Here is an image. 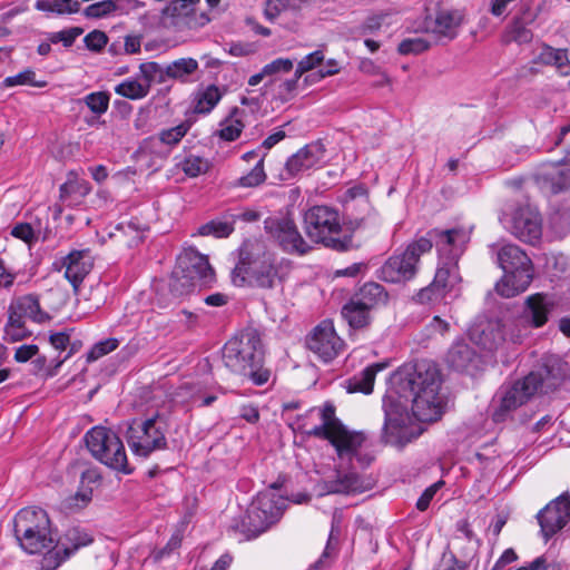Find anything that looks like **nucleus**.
<instances>
[{
    "label": "nucleus",
    "instance_id": "obj_53",
    "mask_svg": "<svg viewBox=\"0 0 570 570\" xmlns=\"http://www.w3.org/2000/svg\"><path fill=\"white\" fill-rule=\"evenodd\" d=\"M115 13V7L111 0H102L88 6L83 14L90 19H99Z\"/></svg>",
    "mask_w": 570,
    "mask_h": 570
},
{
    "label": "nucleus",
    "instance_id": "obj_62",
    "mask_svg": "<svg viewBox=\"0 0 570 570\" xmlns=\"http://www.w3.org/2000/svg\"><path fill=\"white\" fill-rule=\"evenodd\" d=\"M441 485H442V482L439 481V482L433 483L432 485H430L429 488H426L423 491V493L416 501V509L419 511H425L429 508L433 497L439 491Z\"/></svg>",
    "mask_w": 570,
    "mask_h": 570
},
{
    "label": "nucleus",
    "instance_id": "obj_21",
    "mask_svg": "<svg viewBox=\"0 0 570 570\" xmlns=\"http://www.w3.org/2000/svg\"><path fill=\"white\" fill-rule=\"evenodd\" d=\"M200 0H171L163 10L164 17H171L175 19V24L180 21L190 30H197L210 22V17L206 12L196 13L195 6Z\"/></svg>",
    "mask_w": 570,
    "mask_h": 570
},
{
    "label": "nucleus",
    "instance_id": "obj_45",
    "mask_svg": "<svg viewBox=\"0 0 570 570\" xmlns=\"http://www.w3.org/2000/svg\"><path fill=\"white\" fill-rule=\"evenodd\" d=\"M264 170V158H261L252 170L237 179L236 186L252 188L259 186L266 180Z\"/></svg>",
    "mask_w": 570,
    "mask_h": 570
},
{
    "label": "nucleus",
    "instance_id": "obj_28",
    "mask_svg": "<svg viewBox=\"0 0 570 570\" xmlns=\"http://www.w3.org/2000/svg\"><path fill=\"white\" fill-rule=\"evenodd\" d=\"M352 297L373 312L374 309L386 305L390 296L383 285L376 282H366L352 295Z\"/></svg>",
    "mask_w": 570,
    "mask_h": 570
},
{
    "label": "nucleus",
    "instance_id": "obj_14",
    "mask_svg": "<svg viewBox=\"0 0 570 570\" xmlns=\"http://www.w3.org/2000/svg\"><path fill=\"white\" fill-rule=\"evenodd\" d=\"M419 239H428L431 248L434 245L441 259L459 262L471 239V229L464 227L450 229L434 228L429 230L426 236H422Z\"/></svg>",
    "mask_w": 570,
    "mask_h": 570
},
{
    "label": "nucleus",
    "instance_id": "obj_33",
    "mask_svg": "<svg viewBox=\"0 0 570 570\" xmlns=\"http://www.w3.org/2000/svg\"><path fill=\"white\" fill-rule=\"evenodd\" d=\"M92 541L94 538L87 530L80 527H71L65 532L59 543L62 552H65V558H70L71 554L80 548L91 544Z\"/></svg>",
    "mask_w": 570,
    "mask_h": 570
},
{
    "label": "nucleus",
    "instance_id": "obj_56",
    "mask_svg": "<svg viewBox=\"0 0 570 570\" xmlns=\"http://www.w3.org/2000/svg\"><path fill=\"white\" fill-rule=\"evenodd\" d=\"M294 67V61L289 58H277L263 67V73L266 77L279 73L289 72Z\"/></svg>",
    "mask_w": 570,
    "mask_h": 570
},
{
    "label": "nucleus",
    "instance_id": "obj_38",
    "mask_svg": "<svg viewBox=\"0 0 570 570\" xmlns=\"http://www.w3.org/2000/svg\"><path fill=\"white\" fill-rule=\"evenodd\" d=\"M233 220L228 217V212L223 215L222 219H212L198 228L202 236H215L217 238L228 237L234 232Z\"/></svg>",
    "mask_w": 570,
    "mask_h": 570
},
{
    "label": "nucleus",
    "instance_id": "obj_41",
    "mask_svg": "<svg viewBox=\"0 0 570 570\" xmlns=\"http://www.w3.org/2000/svg\"><path fill=\"white\" fill-rule=\"evenodd\" d=\"M115 92L121 97L140 100L149 94L148 85L137 79H126L115 87Z\"/></svg>",
    "mask_w": 570,
    "mask_h": 570
},
{
    "label": "nucleus",
    "instance_id": "obj_59",
    "mask_svg": "<svg viewBox=\"0 0 570 570\" xmlns=\"http://www.w3.org/2000/svg\"><path fill=\"white\" fill-rule=\"evenodd\" d=\"M228 217L233 220V224L237 220L245 223H254L261 218V213L250 208H239L235 210H228Z\"/></svg>",
    "mask_w": 570,
    "mask_h": 570
},
{
    "label": "nucleus",
    "instance_id": "obj_20",
    "mask_svg": "<svg viewBox=\"0 0 570 570\" xmlns=\"http://www.w3.org/2000/svg\"><path fill=\"white\" fill-rule=\"evenodd\" d=\"M462 14L458 10L441 9L435 16L425 18V30L432 33L438 42L448 43L459 35Z\"/></svg>",
    "mask_w": 570,
    "mask_h": 570
},
{
    "label": "nucleus",
    "instance_id": "obj_40",
    "mask_svg": "<svg viewBox=\"0 0 570 570\" xmlns=\"http://www.w3.org/2000/svg\"><path fill=\"white\" fill-rule=\"evenodd\" d=\"M197 284L193 276L187 275L176 266L169 281V289L174 296L180 297L189 294Z\"/></svg>",
    "mask_w": 570,
    "mask_h": 570
},
{
    "label": "nucleus",
    "instance_id": "obj_31",
    "mask_svg": "<svg viewBox=\"0 0 570 570\" xmlns=\"http://www.w3.org/2000/svg\"><path fill=\"white\" fill-rule=\"evenodd\" d=\"M386 365V363H373L366 366L362 372L346 381L347 392L371 394L377 372L384 370Z\"/></svg>",
    "mask_w": 570,
    "mask_h": 570
},
{
    "label": "nucleus",
    "instance_id": "obj_1",
    "mask_svg": "<svg viewBox=\"0 0 570 570\" xmlns=\"http://www.w3.org/2000/svg\"><path fill=\"white\" fill-rule=\"evenodd\" d=\"M394 380V392L399 400L393 394L383 397L382 440L386 444L403 448L412 441V434L407 425V406L401 400L411 403V411L419 421H436L443 405L440 396L441 376L432 362L422 360L403 367Z\"/></svg>",
    "mask_w": 570,
    "mask_h": 570
},
{
    "label": "nucleus",
    "instance_id": "obj_50",
    "mask_svg": "<svg viewBox=\"0 0 570 570\" xmlns=\"http://www.w3.org/2000/svg\"><path fill=\"white\" fill-rule=\"evenodd\" d=\"M180 167L188 177H197L207 171L208 164L204 158L190 155L181 161Z\"/></svg>",
    "mask_w": 570,
    "mask_h": 570
},
{
    "label": "nucleus",
    "instance_id": "obj_48",
    "mask_svg": "<svg viewBox=\"0 0 570 570\" xmlns=\"http://www.w3.org/2000/svg\"><path fill=\"white\" fill-rule=\"evenodd\" d=\"M360 489V479L356 473L350 472L338 479L330 487V492L348 493Z\"/></svg>",
    "mask_w": 570,
    "mask_h": 570
},
{
    "label": "nucleus",
    "instance_id": "obj_47",
    "mask_svg": "<svg viewBox=\"0 0 570 570\" xmlns=\"http://www.w3.org/2000/svg\"><path fill=\"white\" fill-rule=\"evenodd\" d=\"M431 43L421 37L403 39L397 47L400 55H420L426 51Z\"/></svg>",
    "mask_w": 570,
    "mask_h": 570
},
{
    "label": "nucleus",
    "instance_id": "obj_13",
    "mask_svg": "<svg viewBox=\"0 0 570 570\" xmlns=\"http://www.w3.org/2000/svg\"><path fill=\"white\" fill-rule=\"evenodd\" d=\"M264 229L288 254L305 255L311 249L294 220L288 216L275 215L267 217L264 220Z\"/></svg>",
    "mask_w": 570,
    "mask_h": 570
},
{
    "label": "nucleus",
    "instance_id": "obj_12",
    "mask_svg": "<svg viewBox=\"0 0 570 570\" xmlns=\"http://www.w3.org/2000/svg\"><path fill=\"white\" fill-rule=\"evenodd\" d=\"M431 250L428 239H415L405 249L396 250L377 271V277L386 283H405L417 273L422 254Z\"/></svg>",
    "mask_w": 570,
    "mask_h": 570
},
{
    "label": "nucleus",
    "instance_id": "obj_5",
    "mask_svg": "<svg viewBox=\"0 0 570 570\" xmlns=\"http://www.w3.org/2000/svg\"><path fill=\"white\" fill-rule=\"evenodd\" d=\"M490 254L504 272L495 284V291L511 298L527 291L533 279V265L524 250L514 244H491Z\"/></svg>",
    "mask_w": 570,
    "mask_h": 570
},
{
    "label": "nucleus",
    "instance_id": "obj_7",
    "mask_svg": "<svg viewBox=\"0 0 570 570\" xmlns=\"http://www.w3.org/2000/svg\"><path fill=\"white\" fill-rule=\"evenodd\" d=\"M13 532L20 547L29 554L41 553L53 544L50 520L41 508H23L13 519Z\"/></svg>",
    "mask_w": 570,
    "mask_h": 570
},
{
    "label": "nucleus",
    "instance_id": "obj_11",
    "mask_svg": "<svg viewBox=\"0 0 570 570\" xmlns=\"http://www.w3.org/2000/svg\"><path fill=\"white\" fill-rule=\"evenodd\" d=\"M85 441L95 459L114 470L124 473L131 472L128 466L125 446L112 430L95 426L86 433Z\"/></svg>",
    "mask_w": 570,
    "mask_h": 570
},
{
    "label": "nucleus",
    "instance_id": "obj_39",
    "mask_svg": "<svg viewBox=\"0 0 570 570\" xmlns=\"http://www.w3.org/2000/svg\"><path fill=\"white\" fill-rule=\"evenodd\" d=\"M35 8L43 12L66 14L78 12L80 3L78 0H37Z\"/></svg>",
    "mask_w": 570,
    "mask_h": 570
},
{
    "label": "nucleus",
    "instance_id": "obj_60",
    "mask_svg": "<svg viewBox=\"0 0 570 570\" xmlns=\"http://www.w3.org/2000/svg\"><path fill=\"white\" fill-rule=\"evenodd\" d=\"M68 558H65V552H62V549L57 551L49 550L41 560V569L56 570Z\"/></svg>",
    "mask_w": 570,
    "mask_h": 570
},
{
    "label": "nucleus",
    "instance_id": "obj_42",
    "mask_svg": "<svg viewBox=\"0 0 570 570\" xmlns=\"http://www.w3.org/2000/svg\"><path fill=\"white\" fill-rule=\"evenodd\" d=\"M16 86H32L36 88H43L47 86V81L37 80L36 72L28 68L14 76L6 77L1 82L2 88H10Z\"/></svg>",
    "mask_w": 570,
    "mask_h": 570
},
{
    "label": "nucleus",
    "instance_id": "obj_26",
    "mask_svg": "<svg viewBox=\"0 0 570 570\" xmlns=\"http://www.w3.org/2000/svg\"><path fill=\"white\" fill-rule=\"evenodd\" d=\"M471 340L483 350L492 352L504 341L503 331L499 323L485 322L474 326L470 331Z\"/></svg>",
    "mask_w": 570,
    "mask_h": 570
},
{
    "label": "nucleus",
    "instance_id": "obj_25",
    "mask_svg": "<svg viewBox=\"0 0 570 570\" xmlns=\"http://www.w3.org/2000/svg\"><path fill=\"white\" fill-rule=\"evenodd\" d=\"M556 304L547 294L535 293L527 297L523 318L533 327H542L548 321Z\"/></svg>",
    "mask_w": 570,
    "mask_h": 570
},
{
    "label": "nucleus",
    "instance_id": "obj_9",
    "mask_svg": "<svg viewBox=\"0 0 570 570\" xmlns=\"http://www.w3.org/2000/svg\"><path fill=\"white\" fill-rule=\"evenodd\" d=\"M283 507L284 502L276 494L258 493L247 508L245 515L233 525V529L243 533L246 539L257 538L279 520Z\"/></svg>",
    "mask_w": 570,
    "mask_h": 570
},
{
    "label": "nucleus",
    "instance_id": "obj_58",
    "mask_svg": "<svg viewBox=\"0 0 570 570\" xmlns=\"http://www.w3.org/2000/svg\"><path fill=\"white\" fill-rule=\"evenodd\" d=\"M83 42L89 50L100 51L107 45L108 37L102 31L94 30L85 37Z\"/></svg>",
    "mask_w": 570,
    "mask_h": 570
},
{
    "label": "nucleus",
    "instance_id": "obj_55",
    "mask_svg": "<svg viewBox=\"0 0 570 570\" xmlns=\"http://www.w3.org/2000/svg\"><path fill=\"white\" fill-rule=\"evenodd\" d=\"M118 346L119 341L117 338H107L105 341H100L95 344L88 353V361H96L104 355L115 351Z\"/></svg>",
    "mask_w": 570,
    "mask_h": 570
},
{
    "label": "nucleus",
    "instance_id": "obj_37",
    "mask_svg": "<svg viewBox=\"0 0 570 570\" xmlns=\"http://www.w3.org/2000/svg\"><path fill=\"white\" fill-rule=\"evenodd\" d=\"M91 191V185L86 179L78 178L75 174H69L68 179L60 188V199L67 202L71 198L81 199Z\"/></svg>",
    "mask_w": 570,
    "mask_h": 570
},
{
    "label": "nucleus",
    "instance_id": "obj_17",
    "mask_svg": "<svg viewBox=\"0 0 570 570\" xmlns=\"http://www.w3.org/2000/svg\"><path fill=\"white\" fill-rule=\"evenodd\" d=\"M460 281L458 262L441 259L433 282L417 293V301L424 304L441 299Z\"/></svg>",
    "mask_w": 570,
    "mask_h": 570
},
{
    "label": "nucleus",
    "instance_id": "obj_24",
    "mask_svg": "<svg viewBox=\"0 0 570 570\" xmlns=\"http://www.w3.org/2000/svg\"><path fill=\"white\" fill-rule=\"evenodd\" d=\"M445 362L458 372L473 373L480 367L481 357L470 343L458 340L449 348Z\"/></svg>",
    "mask_w": 570,
    "mask_h": 570
},
{
    "label": "nucleus",
    "instance_id": "obj_19",
    "mask_svg": "<svg viewBox=\"0 0 570 570\" xmlns=\"http://www.w3.org/2000/svg\"><path fill=\"white\" fill-rule=\"evenodd\" d=\"M509 229L521 242L534 245L542 236V220L535 210L520 207L514 210Z\"/></svg>",
    "mask_w": 570,
    "mask_h": 570
},
{
    "label": "nucleus",
    "instance_id": "obj_61",
    "mask_svg": "<svg viewBox=\"0 0 570 570\" xmlns=\"http://www.w3.org/2000/svg\"><path fill=\"white\" fill-rule=\"evenodd\" d=\"M157 68H158V62H156V61L144 62L139 66V75L141 78V82L148 85L149 91H150L151 85L155 82Z\"/></svg>",
    "mask_w": 570,
    "mask_h": 570
},
{
    "label": "nucleus",
    "instance_id": "obj_32",
    "mask_svg": "<svg viewBox=\"0 0 570 570\" xmlns=\"http://www.w3.org/2000/svg\"><path fill=\"white\" fill-rule=\"evenodd\" d=\"M341 314L350 327L354 330L365 328L372 323V311L363 306L352 296L343 305Z\"/></svg>",
    "mask_w": 570,
    "mask_h": 570
},
{
    "label": "nucleus",
    "instance_id": "obj_44",
    "mask_svg": "<svg viewBox=\"0 0 570 570\" xmlns=\"http://www.w3.org/2000/svg\"><path fill=\"white\" fill-rule=\"evenodd\" d=\"M338 537H340V525H338V522L335 520V518H333L332 528H331V532L328 535L326 547H325L322 556L320 557V559L313 564L314 569L318 570V569H322L325 566H327L328 559H331L332 556L334 554V552L336 551V544L338 541Z\"/></svg>",
    "mask_w": 570,
    "mask_h": 570
},
{
    "label": "nucleus",
    "instance_id": "obj_63",
    "mask_svg": "<svg viewBox=\"0 0 570 570\" xmlns=\"http://www.w3.org/2000/svg\"><path fill=\"white\" fill-rule=\"evenodd\" d=\"M225 51L234 57H246L255 52V47L249 42H230L225 48Z\"/></svg>",
    "mask_w": 570,
    "mask_h": 570
},
{
    "label": "nucleus",
    "instance_id": "obj_54",
    "mask_svg": "<svg viewBox=\"0 0 570 570\" xmlns=\"http://www.w3.org/2000/svg\"><path fill=\"white\" fill-rule=\"evenodd\" d=\"M244 128V124L238 119L225 120L222 124V129L218 131V136L225 141L236 140Z\"/></svg>",
    "mask_w": 570,
    "mask_h": 570
},
{
    "label": "nucleus",
    "instance_id": "obj_34",
    "mask_svg": "<svg viewBox=\"0 0 570 570\" xmlns=\"http://www.w3.org/2000/svg\"><path fill=\"white\" fill-rule=\"evenodd\" d=\"M169 70L167 75L171 80L180 83L194 82L197 77L196 72L199 70L198 61L194 58H179L168 63Z\"/></svg>",
    "mask_w": 570,
    "mask_h": 570
},
{
    "label": "nucleus",
    "instance_id": "obj_18",
    "mask_svg": "<svg viewBox=\"0 0 570 570\" xmlns=\"http://www.w3.org/2000/svg\"><path fill=\"white\" fill-rule=\"evenodd\" d=\"M177 267L202 286H210L215 282V271L208 257L196 248H185L177 258Z\"/></svg>",
    "mask_w": 570,
    "mask_h": 570
},
{
    "label": "nucleus",
    "instance_id": "obj_27",
    "mask_svg": "<svg viewBox=\"0 0 570 570\" xmlns=\"http://www.w3.org/2000/svg\"><path fill=\"white\" fill-rule=\"evenodd\" d=\"M539 11L540 9L532 12L530 8H525L520 16L514 17L507 29L509 39L519 45L531 42L533 33L528 26L534 22L538 18Z\"/></svg>",
    "mask_w": 570,
    "mask_h": 570
},
{
    "label": "nucleus",
    "instance_id": "obj_35",
    "mask_svg": "<svg viewBox=\"0 0 570 570\" xmlns=\"http://www.w3.org/2000/svg\"><path fill=\"white\" fill-rule=\"evenodd\" d=\"M24 314L18 308L16 301H12L8 307V322L4 327L7 336L12 342H18L30 335L24 324Z\"/></svg>",
    "mask_w": 570,
    "mask_h": 570
},
{
    "label": "nucleus",
    "instance_id": "obj_52",
    "mask_svg": "<svg viewBox=\"0 0 570 570\" xmlns=\"http://www.w3.org/2000/svg\"><path fill=\"white\" fill-rule=\"evenodd\" d=\"M83 32L80 27H72L58 32L49 33L48 40L51 43L62 42L63 47L68 48L73 45L76 39Z\"/></svg>",
    "mask_w": 570,
    "mask_h": 570
},
{
    "label": "nucleus",
    "instance_id": "obj_43",
    "mask_svg": "<svg viewBox=\"0 0 570 570\" xmlns=\"http://www.w3.org/2000/svg\"><path fill=\"white\" fill-rule=\"evenodd\" d=\"M220 98L222 95L219 89L214 85L208 86L203 92L199 94L195 105V111L197 114L210 112L218 104Z\"/></svg>",
    "mask_w": 570,
    "mask_h": 570
},
{
    "label": "nucleus",
    "instance_id": "obj_36",
    "mask_svg": "<svg viewBox=\"0 0 570 570\" xmlns=\"http://www.w3.org/2000/svg\"><path fill=\"white\" fill-rule=\"evenodd\" d=\"M18 308L24 314L26 318L37 324H43L50 321V315L41 308L40 301L36 294H27L14 299Z\"/></svg>",
    "mask_w": 570,
    "mask_h": 570
},
{
    "label": "nucleus",
    "instance_id": "obj_64",
    "mask_svg": "<svg viewBox=\"0 0 570 570\" xmlns=\"http://www.w3.org/2000/svg\"><path fill=\"white\" fill-rule=\"evenodd\" d=\"M515 570H559V568L553 563H549L547 558L541 556L535 558L528 566L520 567Z\"/></svg>",
    "mask_w": 570,
    "mask_h": 570
},
{
    "label": "nucleus",
    "instance_id": "obj_46",
    "mask_svg": "<svg viewBox=\"0 0 570 570\" xmlns=\"http://www.w3.org/2000/svg\"><path fill=\"white\" fill-rule=\"evenodd\" d=\"M110 96L106 91H96L83 98L86 106L96 115L100 116L108 110Z\"/></svg>",
    "mask_w": 570,
    "mask_h": 570
},
{
    "label": "nucleus",
    "instance_id": "obj_22",
    "mask_svg": "<svg viewBox=\"0 0 570 570\" xmlns=\"http://www.w3.org/2000/svg\"><path fill=\"white\" fill-rule=\"evenodd\" d=\"M325 151V146L321 140L307 144L287 159L285 164L286 173L288 176L294 177L320 166L324 163Z\"/></svg>",
    "mask_w": 570,
    "mask_h": 570
},
{
    "label": "nucleus",
    "instance_id": "obj_15",
    "mask_svg": "<svg viewBox=\"0 0 570 570\" xmlns=\"http://www.w3.org/2000/svg\"><path fill=\"white\" fill-rule=\"evenodd\" d=\"M305 345L320 361L328 363L342 352L343 340L331 321H323L306 336Z\"/></svg>",
    "mask_w": 570,
    "mask_h": 570
},
{
    "label": "nucleus",
    "instance_id": "obj_8",
    "mask_svg": "<svg viewBox=\"0 0 570 570\" xmlns=\"http://www.w3.org/2000/svg\"><path fill=\"white\" fill-rule=\"evenodd\" d=\"M543 385L541 372H530L512 384L502 385L491 403V419L494 423L509 420L512 413L529 402Z\"/></svg>",
    "mask_w": 570,
    "mask_h": 570
},
{
    "label": "nucleus",
    "instance_id": "obj_4",
    "mask_svg": "<svg viewBox=\"0 0 570 570\" xmlns=\"http://www.w3.org/2000/svg\"><path fill=\"white\" fill-rule=\"evenodd\" d=\"M314 413L320 416L321 423L309 429L303 424L306 435L330 441L341 460L352 463L353 459H356L361 468H366L371 463L372 456L362 455L358 452L365 436L361 432L348 431L336 417L335 406L332 403H325L322 407H312L309 414Z\"/></svg>",
    "mask_w": 570,
    "mask_h": 570
},
{
    "label": "nucleus",
    "instance_id": "obj_51",
    "mask_svg": "<svg viewBox=\"0 0 570 570\" xmlns=\"http://www.w3.org/2000/svg\"><path fill=\"white\" fill-rule=\"evenodd\" d=\"M189 126L185 122L169 129H164L158 134L159 140L168 146L177 145L188 132Z\"/></svg>",
    "mask_w": 570,
    "mask_h": 570
},
{
    "label": "nucleus",
    "instance_id": "obj_10",
    "mask_svg": "<svg viewBox=\"0 0 570 570\" xmlns=\"http://www.w3.org/2000/svg\"><path fill=\"white\" fill-rule=\"evenodd\" d=\"M166 425V421L159 413L146 420H132L126 432L132 453L146 459L154 451L165 450L167 448Z\"/></svg>",
    "mask_w": 570,
    "mask_h": 570
},
{
    "label": "nucleus",
    "instance_id": "obj_2",
    "mask_svg": "<svg viewBox=\"0 0 570 570\" xmlns=\"http://www.w3.org/2000/svg\"><path fill=\"white\" fill-rule=\"evenodd\" d=\"M234 255L236 262L230 279L235 286L282 292L293 271L292 261L278 256L257 240H244Z\"/></svg>",
    "mask_w": 570,
    "mask_h": 570
},
{
    "label": "nucleus",
    "instance_id": "obj_3",
    "mask_svg": "<svg viewBox=\"0 0 570 570\" xmlns=\"http://www.w3.org/2000/svg\"><path fill=\"white\" fill-rule=\"evenodd\" d=\"M265 352L257 330L247 328L230 338L223 347L224 365L234 374L247 377L254 385L263 386L271 379L264 366Z\"/></svg>",
    "mask_w": 570,
    "mask_h": 570
},
{
    "label": "nucleus",
    "instance_id": "obj_23",
    "mask_svg": "<svg viewBox=\"0 0 570 570\" xmlns=\"http://www.w3.org/2000/svg\"><path fill=\"white\" fill-rule=\"evenodd\" d=\"M61 267H65V277L77 293L85 277L94 267V257L90 249L71 250L61 259Z\"/></svg>",
    "mask_w": 570,
    "mask_h": 570
},
{
    "label": "nucleus",
    "instance_id": "obj_49",
    "mask_svg": "<svg viewBox=\"0 0 570 570\" xmlns=\"http://www.w3.org/2000/svg\"><path fill=\"white\" fill-rule=\"evenodd\" d=\"M387 16L389 14L386 12H377L366 17L365 20L356 28L357 33L360 36L375 35L380 31Z\"/></svg>",
    "mask_w": 570,
    "mask_h": 570
},
{
    "label": "nucleus",
    "instance_id": "obj_57",
    "mask_svg": "<svg viewBox=\"0 0 570 570\" xmlns=\"http://www.w3.org/2000/svg\"><path fill=\"white\" fill-rule=\"evenodd\" d=\"M91 498L92 491L90 489L78 491L73 495H70L68 499H66L65 507L71 511L80 510L91 501Z\"/></svg>",
    "mask_w": 570,
    "mask_h": 570
},
{
    "label": "nucleus",
    "instance_id": "obj_16",
    "mask_svg": "<svg viewBox=\"0 0 570 570\" xmlns=\"http://www.w3.org/2000/svg\"><path fill=\"white\" fill-rule=\"evenodd\" d=\"M540 525V532L547 542L570 521V494L561 493L558 498L550 501L537 514Z\"/></svg>",
    "mask_w": 570,
    "mask_h": 570
},
{
    "label": "nucleus",
    "instance_id": "obj_6",
    "mask_svg": "<svg viewBox=\"0 0 570 570\" xmlns=\"http://www.w3.org/2000/svg\"><path fill=\"white\" fill-rule=\"evenodd\" d=\"M363 219L351 223L347 229L350 233L361 227ZM304 230L307 237L315 243L323 244L325 247L346 252L353 247L352 234L342 233L340 213L330 206H313L304 214Z\"/></svg>",
    "mask_w": 570,
    "mask_h": 570
},
{
    "label": "nucleus",
    "instance_id": "obj_29",
    "mask_svg": "<svg viewBox=\"0 0 570 570\" xmlns=\"http://www.w3.org/2000/svg\"><path fill=\"white\" fill-rule=\"evenodd\" d=\"M543 181L553 194L570 189V149L559 164L543 174Z\"/></svg>",
    "mask_w": 570,
    "mask_h": 570
},
{
    "label": "nucleus",
    "instance_id": "obj_30",
    "mask_svg": "<svg viewBox=\"0 0 570 570\" xmlns=\"http://www.w3.org/2000/svg\"><path fill=\"white\" fill-rule=\"evenodd\" d=\"M533 63L556 67L560 76L570 75V60L566 49H556L551 46L543 45L540 52L533 59Z\"/></svg>",
    "mask_w": 570,
    "mask_h": 570
}]
</instances>
